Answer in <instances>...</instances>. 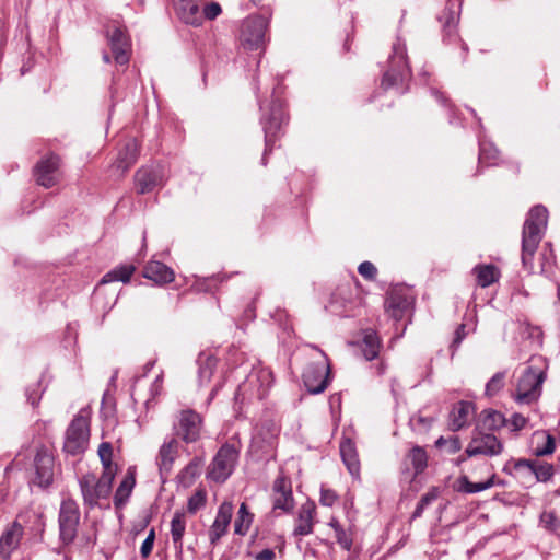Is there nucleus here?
Listing matches in <instances>:
<instances>
[{
  "label": "nucleus",
  "mask_w": 560,
  "mask_h": 560,
  "mask_svg": "<svg viewBox=\"0 0 560 560\" xmlns=\"http://www.w3.org/2000/svg\"><path fill=\"white\" fill-rule=\"evenodd\" d=\"M438 490L435 488L429 490L427 493H424L419 502L417 503V506L412 513L411 518L416 520L422 516L424 510L438 499Z\"/></svg>",
  "instance_id": "nucleus-46"
},
{
  "label": "nucleus",
  "mask_w": 560,
  "mask_h": 560,
  "mask_svg": "<svg viewBox=\"0 0 560 560\" xmlns=\"http://www.w3.org/2000/svg\"><path fill=\"white\" fill-rule=\"evenodd\" d=\"M465 328L466 326L464 324L459 325L457 327V329L455 330V336H454V339H453V342L451 345V348L453 350L457 349L460 345V342L464 340V338L466 337V331H465Z\"/></svg>",
  "instance_id": "nucleus-55"
},
{
  "label": "nucleus",
  "mask_w": 560,
  "mask_h": 560,
  "mask_svg": "<svg viewBox=\"0 0 560 560\" xmlns=\"http://www.w3.org/2000/svg\"><path fill=\"white\" fill-rule=\"evenodd\" d=\"M240 456L238 448L231 444L224 443L218 450L207 470V478L218 482H225L233 474Z\"/></svg>",
  "instance_id": "nucleus-7"
},
{
  "label": "nucleus",
  "mask_w": 560,
  "mask_h": 560,
  "mask_svg": "<svg viewBox=\"0 0 560 560\" xmlns=\"http://www.w3.org/2000/svg\"><path fill=\"white\" fill-rule=\"evenodd\" d=\"M170 534H171L173 540L175 541V515L170 521Z\"/></svg>",
  "instance_id": "nucleus-60"
},
{
  "label": "nucleus",
  "mask_w": 560,
  "mask_h": 560,
  "mask_svg": "<svg viewBox=\"0 0 560 560\" xmlns=\"http://www.w3.org/2000/svg\"><path fill=\"white\" fill-rule=\"evenodd\" d=\"M447 444H448V452L451 454L458 452L462 447L460 441L457 436L450 439Z\"/></svg>",
  "instance_id": "nucleus-57"
},
{
  "label": "nucleus",
  "mask_w": 560,
  "mask_h": 560,
  "mask_svg": "<svg viewBox=\"0 0 560 560\" xmlns=\"http://www.w3.org/2000/svg\"><path fill=\"white\" fill-rule=\"evenodd\" d=\"M479 156L478 171L483 166H493L499 164V150L495 145L487 140L485 136L478 135Z\"/></svg>",
  "instance_id": "nucleus-34"
},
{
  "label": "nucleus",
  "mask_w": 560,
  "mask_h": 560,
  "mask_svg": "<svg viewBox=\"0 0 560 560\" xmlns=\"http://www.w3.org/2000/svg\"><path fill=\"white\" fill-rule=\"evenodd\" d=\"M271 19V12L255 14L246 18L241 25L240 40L249 50H257L265 45L266 32Z\"/></svg>",
  "instance_id": "nucleus-8"
},
{
  "label": "nucleus",
  "mask_w": 560,
  "mask_h": 560,
  "mask_svg": "<svg viewBox=\"0 0 560 560\" xmlns=\"http://www.w3.org/2000/svg\"><path fill=\"white\" fill-rule=\"evenodd\" d=\"M245 313H246V316L255 317L254 311L252 308L246 310Z\"/></svg>",
  "instance_id": "nucleus-64"
},
{
  "label": "nucleus",
  "mask_w": 560,
  "mask_h": 560,
  "mask_svg": "<svg viewBox=\"0 0 560 560\" xmlns=\"http://www.w3.org/2000/svg\"><path fill=\"white\" fill-rule=\"evenodd\" d=\"M139 143L136 138H128L124 141L122 147L118 151L117 159L113 164L114 167L126 173L138 160Z\"/></svg>",
  "instance_id": "nucleus-25"
},
{
  "label": "nucleus",
  "mask_w": 560,
  "mask_h": 560,
  "mask_svg": "<svg viewBox=\"0 0 560 560\" xmlns=\"http://www.w3.org/2000/svg\"><path fill=\"white\" fill-rule=\"evenodd\" d=\"M410 305L409 299L399 291H392L385 300V310L395 320H400Z\"/></svg>",
  "instance_id": "nucleus-31"
},
{
  "label": "nucleus",
  "mask_w": 560,
  "mask_h": 560,
  "mask_svg": "<svg viewBox=\"0 0 560 560\" xmlns=\"http://www.w3.org/2000/svg\"><path fill=\"white\" fill-rule=\"evenodd\" d=\"M330 526L335 529L337 542L346 550H350L352 546V538L350 535L340 526V524L332 520Z\"/></svg>",
  "instance_id": "nucleus-48"
},
{
  "label": "nucleus",
  "mask_w": 560,
  "mask_h": 560,
  "mask_svg": "<svg viewBox=\"0 0 560 560\" xmlns=\"http://www.w3.org/2000/svg\"><path fill=\"white\" fill-rule=\"evenodd\" d=\"M431 94L435 97V100L442 105L447 106L448 100L435 88H431Z\"/></svg>",
  "instance_id": "nucleus-58"
},
{
  "label": "nucleus",
  "mask_w": 560,
  "mask_h": 560,
  "mask_svg": "<svg viewBox=\"0 0 560 560\" xmlns=\"http://www.w3.org/2000/svg\"><path fill=\"white\" fill-rule=\"evenodd\" d=\"M548 210L541 205L533 207L524 222L522 233V264L526 270H533V257L547 228Z\"/></svg>",
  "instance_id": "nucleus-2"
},
{
  "label": "nucleus",
  "mask_w": 560,
  "mask_h": 560,
  "mask_svg": "<svg viewBox=\"0 0 560 560\" xmlns=\"http://www.w3.org/2000/svg\"><path fill=\"white\" fill-rule=\"evenodd\" d=\"M22 536L23 526L19 521H14L0 537V555L8 558L19 547Z\"/></svg>",
  "instance_id": "nucleus-28"
},
{
  "label": "nucleus",
  "mask_w": 560,
  "mask_h": 560,
  "mask_svg": "<svg viewBox=\"0 0 560 560\" xmlns=\"http://www.w3.org/2000/svg\"><path fill=\"white\" fill-rule=\"evenodd\" d=\"M529 362L517 382L514 399L518 404L529 405L537 401L547 376V366L541 357H533Z\"/></svg>",
  "instance_id": "nucleus-4"
},
{
  "label": "nucleus",
  "mask_w": 560,
  "mask_h": 560,
  "mask_svg": "<svg viewBox=\"0 0 560 560\" xmlns=\"http://www.w3.org/2000/svg\"><path fill=\"white\" fill-rule=\"evenodd\" d=\"M415 470V477L422 474L428 466V455L424 448L420 446H413L406 458Z\"/></svg>",
  "instance_id": "nucleus-41"
},
{
  "label": "nucleus",
  "mask_w": 560,
  "mask_h": 560,
  "mask_svg": "<svg viewBox=\"0 0 560 560\" xmlns=\"http://www.w3.org/2000/svg\"><path fill=\"white\" fill-rule=\"evenodd\" d=\"M233 514V504L223 502L219 509L213 524L209 529V540L215 545L228 532Z\"/></svg>",
  "instance_id": "nucleus-22"
},
{
  "label": "nucleus",
  "mask_w": 560,
  "mask_h": 560,
  "mask_svg": "<svg viewBox=\"0 0 560 560\" xmlns=\"http://www.w3.org/2000/svg\"><path fill=\"white\" fill-rule=\"evenodd\" d=\"M136 271L132 264L121 265L108 271L101 280V284L110 283L114 281L128 282Z\"/></svg>",
  "instance_id": "nucleus-40"
},
{
  "label": "nucleus",
  "mask_w": 560,
  "mask_h": 560,
  "mask_svg": "<svg viewBox=\"0 0 560 560\" xmlns=\"http://www.w3.org/2000/svg\"><path fill=\"white\" fill-rule=\"evenodd\" d=\"M89 438V419L82 415L75 416L66 431L63 451L70 455L82 454L88 447Z\"/></svg>",
  "instance_id": "nucleus-11"
},
{
  "label": "nucleus",
  "mask_w": 560,
  "mask_h": 560,
  "mask_svg": "<svg viewBox=\"0 0 560 560\" xmlns=\"http://www.w3.org/2000/svg\"><path fill=\"white\" fill-rule=\"evenodd\" d=\"M276 553L272 549H264L255 557L256 560H275Z\"/></svg>",
  "instance_id": "nucleus-56"
},
{
  "label": "nucleus",
  "mask_w": 560,
  "mask_h": 560,
  "mask_svg": "<svg viewBox=\"0 0 560 560\" xmlns=\"http://www.w3.org/2000/svg\"><path fill=\"white\" fill-rule=\"evenodd\" d=\"M502 451L503 444L494 434L475 430L471 441L465 450V454L468 457L477 455L493 457L500 455Z\"/></svg>",
  "instance_id": "nucleus-15"
},
{
  "label": "nucleus",
  "mask_w": 560,
  "mask_h": 560,
  "mask_svg": "<svg viewBox=\"0 0 560 560\" xmlns=\"http://www.w3.org/2000/svg\"><path fill=\"white\" fill-rule=\"evenodd\" d=\"M273 510L289 512L293 509V494L291 480L283 475L276 478L273 482Z\"/></svg>",
  "instance_id": "nucleus-21"
},
{
  "label": "nucleus",
  "mask_w": 560,
  "mask_h": 560,
  "mask_svg": "<svg viewBox=\"0 0 560 560\" xmlns=\"http://www.w3.org/2000/svg\"><path fill=\"white\" fill-rule=\"evenodd\" d=\"M33 175L39 186L55 187L63 177L61 156L55 152H48L35 164Z\"/></svg>",
  "instance_id": "nucleus-10"
},
{
  "label": "nucleus",
  "mask_w": 560,
  "mask_h": 560,
  "mask_svg": "<svg viewBox=\"0 0 560 560\" xmlns=\"http://www.w3.org/2000/svg\"><path fill=\"white\" fill-rule=\"evenodd\" d=\"M154 539L155 533L154 529H151L140 548L142 558H148L151 555L154 545Z\"/></svg>",
  "instance_id": "nucleus-52"
},
{
  "label": "nucleus",
  "mask_w": 560,
  "mask_h": 560,
  "mask_svg": "<svg viewBox=\"0 0 560 560\" xmlns=\"http://www.w3.org/2000/svg\"><path fill=\"white\" fill-rule=\"evenodd\" d=\"M253 515L248 512L247 505L242 503L238 510V518L235 521L234 530L238 535H244L249 527Z\"/></svg>",
  "instance_id": "nucleus-45"
},
{
  "label": "nucleus",
  "mask_w": 560,
  "mask_h": 560,
  "mask_svg": "<svg viewBox=\"0 0 560 560\" xmlns=\"http://www.w3.org/2000/svg\"><path fill=\"white\" fill-rule=\"evenodd\" d=\"M280 433V427L273 419H264L256 427V434L252 439V445L259 448H271Z\"/></svg>",
  "instance_id": "nucleus-20"
},
{
  "label": "nucleus",
  "mask_w": 560,
  "mask_h": 560,
  "mask_svg": "<svg viewBox=\"0 0 560 560\" xmlns=\"http://www.w3.org/2000/svg\"><path fill=\"white\" fill-rule=\"evenodd\" d=\"M478 285L487 288L497 282L500 278V271L494 265H477L472 269Z\"/></svg>",
  "instance_id": "nucleus-38"
},
{
  "label": "nucleus",
  "mask_w": 560,
  "mask_h": 560,
  "mask_svg": "<svg viewBox=\"0 0 560 560\" xmlns=\"http://www.w3.org/2000/svg\"><path fill=\"white\" fill-rule=\"evenodd\" d=\"M540 525L549 530V532H557L560 528V521L556 516L555 512L551 511H545L540 514L539 518Z\"/></svg>",
  "instance_id": "nucleus-50"
},
{
  "label": "nucleus",
  "mask_w": 560,
  "mask_h": 560,
  "mask_svg": "<svg viewBox=\"0 0 560 560\" xmlns=\"http://www.w3.org/2000/svg\"><path fill=\"white\" fill-rule=\"evenodd\" d=\"M459 490L465 493H477L491 488L494 485V476L483 482H471L466 476L459 478Z\"/></svg>",
  "instance_id": "nucleus-43"
},
{
  "label": "nucleus",
  "mask_w": 560,
  "mask_h": 560,
  "mask_svg": "<svg viewBox=\"0 0 560 560\" xmlns=\"http://www.w3.org/2000/svg\"><path fill=\"white\" fill-rule=\"evenodd\" d=\"M28 399H30V401H31V404H32L33 406H35V405L37 404V401H38V397H37V396H33V395H31V396L28 397Z\"/></svg>",
  "instance_id": "nucleus-63"
},
{
  "label": "nucleus",
  "mask_w": 560,
  "mask_h": 560,
  "mask_svg": "<svg viewBox=\"0 0 560 560\" xmlns=\"http://www.w3.org/2000/svg\"><path fill=\"white\" fill-rule=\"evenodd\" d=\"M527 422V419L522 416L521 413H513L510 420H508V423L511 425L512 431H520L522 430Z\"/></svg>",
  "instance_id": "nucleus-54"
},
{
  "label": "nucleus",
  "mask_w": 560,
  "mask_h": 560,
  "mask_svg": "<svg viewBox=\"0 0 560 560\" xmlns=\"http://www.w3.org/2000/svg\"><path fill=\"white\" fill-rule=\"evenodd\" d=\"M315 515V505L313 503L303 504L298 513L296 525L293 530L294 536H307L313 533V518Z\"/></svg>",
  "instance_id": "nucleus-33"
},
{
  "label": "nucleus",
  "mask_w": 560,
  "mask_h": 560,
  "mask_svg": "<svg viewBox=\"0 0 560 560\" xmlns=\"http://www.w3.org/2000/svg\"><path fill=\"white\" fill-rule=\"evenodd\" d=\"M109 44L114 59L118 65H126L129 61L130 42L126 32L116 27L109 35Z\"/></svg>",
  "instance_id": "nucleus-27"
},
{
  "label": "nucleus",
  "mask_w": 560,
  "mask_h": 560,
  "mask_svg": "<svg viewBox=\"0 0 560 560\" xmlns=\"http://www.w3.org/2000/svg\"><path fill=\"white\" fill-rule=\"evenodd\" d=\"M207 500L206 491L202 489L197 490L189 499L187 504V511L190 514H195L198 510L205 506Z\"/></svg>",
  "instance_id": "nucleus-49"
},
{
  "label": "nucleus",
  "mask_w": 560,
  "mask_h": 560,
  "mask_svg": "<svg viewBox=\"0 0 560 560\" xmlns=\"http://www.w3.org/2000/svg\"><path fill=\"white\" fill-rule=\"evenodd\" d=\"M255 93L261 112L260 124L265 133V151L261 158V164H267V155L272 151L276 140L281 133L282 127L288 125L289 115L285 110L284 101L280 97L282 93L281 83L273 86L270 104L265 107L259 95L258 83L254 82Z\"/></svg>",
  "instance_id": "nucleus-1"
},
{
  "label": "nucleus",
  "mask_w": 560,
  "mask_h": 560,
  "mask_svg": "<svg viewBox=\"0 0 560 560\" xmlns=\"http://www.w3.org/2000/svg\"><path fill=\"white\" fill-rule=\"evenodd\" d=\"M185 530V525L180 522L179 516L177 515V540L182 537V534Z\"/></svg>",
  "instance_id": "nucleus-59"
},
{
  "label": "nucleus",
  "mask_w": 560,
  "mask_h": 560,
  "mask_svg": "<svg viewBox=\"0 0 560 560\" xmlns=\"http://www.w3.org/2000/svg\"><path fill=\"white\" fill-rule=\"evenodd\" d=\"M358 272L366 280L375 279L377 275L376 267L371 261H363L358 267Z\"/></svg>",
  "instance_id": "nucleus-51"
},
{
  "label": "nucleus",
  "mask_w": 560,
  "mask_h": 560,
  "mask_svg": "<svg viewBox=\"0 0 560 560\" xmlns=\"http://www.w3.org/2000/svg\"><path fill=\"white\" fill-rule=\"evenodd\" d=\"M201 0H178L177 19L191 26H200L203 20L214 21L221 13L222 8L219 2L210 1L203 5L200 11Z\"/></svg>",
  "instance_id": "nucleus-6"
},
{
  "label": "nucleus",
  "mask_w": 560,
  "mask_h": 560,
  "mask_svg": "<svg viewBox=\"0 0 560 560\" xmlns=\"http://www.w3.org/2000/svg\"><path fill=\"white\" fill-rule=\"evenodd\" d=\"M133 178L137 194L144 195L163 184L164 172L161 166L141 167L136 172Z\"/></svg>",
  "instance_id": "nucleus-18"
},
{
  "label": "nucleus",
  "mask_w": 560,
  "mask_h": 560,
  "mask_svg": "<svg viewBox=\"0 0 560 560\" xmlns=\"http://www.w3.org/2000/svg\"><path fill=\"white\" fill-rule=\"evenodd\" d=\"M273 384L272 372L265 366L255 365L246 376L245 381L238 385L234 399L236 402L244 404L255 399H265Z\"/></svg>",
  "instance_id": "nucleus-5"
},
{
  "label": "nucleus",
  "mask_w": 560,
  "mask_h": 560,
  "mask_svg": "<svg viewBox=\"0 0 560 560\" xmlns=\"http://www.w3.org/2000/svg\"><path fill=\"white\" fill-rule=\"evenodd\" d=\"M448 443V440L444 439L443 436H440L436 442H435V446L436 447H442L444 444H447Z\"/></svg>",
  "instance_id": "nucleus-61"
},
{
  "label": "nucleus",
  "mask_w": 560,
  "mask_h": 560,
  "mask_svg": "<svg viewBox=\"0 0 560 560\" xmlns=\"http://www.w3.org/2000/svg\"><path fill=\"white\" fill-rule=\"evenodd\" d=\"M113 481L103 476L97 479L94 474L83 475L79 485L84 503L93 508L98 504L101 499H107L112 492Z\"/></svg>",
  "instance_id": "nucleus-12"
},
{
  "label": "nucleus",
  "mask_w": 560,
  "mask_h": 560,
  "mask_svg": "<svg viewBox=\"0 0 560 560\" xmlns=\"http://www.w3.org/2000/svg\"><path fill=\"white\" fill-rule=\"evenodd\" d=\"M203 428L202 416L191 408L182 409L177 415V440H180L186 447L192 452L199 451L197 443L201 438Z\"/></svg>",
  "instance_id": "nucleus-9"
},
{
  "label": "nucleus",
  "mask_w": 560,
  "mask_h": 560,
  "mask_svg": "<svg viewBox=\"0 0 560 560\" xmlns=\"http://www.w3.org/2000/svg\"><path fill=\"white\" fill-rule=\"evenodd\" d=\"M54 456L47 448H38L34 458L35 476L32 479L33 483L42 488L50 486L54 479Z\"/></svg>",
  "instance_id": "nucleus-17"
},
{
  "label": "nucleus",
  "mask_w": 560,
  "mask_h": 560,
  "mask_svg": "<svg viewBox=\"0 0 560 560\" xmlns=\"http://www.w3.org/2000/svg\"><path fill=\"white\" fill-rule=\"evenodd\" d=\"M505 372H497L486 384L485 393L491 397L499 393L504 386Z\"/></svg>",
  "instance_id": "nucleus-47"
},
{
  "label": "nucleus",
  "mask_w": 560,
  "mask_h": 560,
  "mask_svg": "<svg viewBox=\"0 0 560 560\" xmlns=\"http://www.w3.org/2000/svg\"><path fill=\"white\" fill-rule=\"evenodd\" d=\"M58 522L61 541L66 545L71 544L78 535L80 524V509L75 500H62Z\"/></svg>",
  "instance_id": "nucleus-13"
},
{
  "label": "nucleus",
  "mask_w": 560,
  "mask_h": 560,
  "mask_svg": "<svg viewBox=\"0 0 560 560\" xmlns=\"http://www.w3.org/2000/svg\"><path fill=\"white\" fill-rule=\"evenodd\" d=\"M303 383L310 394L317 395L323 393L331 377V370L329 362L325 363H310L303 372Z\"/></svg>",
  "instance_id": "nucleus-14"
},
{
  "label": "nucleus",
  "mask_w": 560,
  "mask_h": 560,
  "mask_svg": "<svg viewBox=\"0 0 560 560\" xmlns=\"http://www.w3.org/2000/svg\"><path fill=\"white\" fill-rule=\"evenodd\" d=\"M136 485V467H129L114 495V505L121 509L128 501Z\"/></svg>",
  "instance_id": "nucleus-32"
},
{
  "label": "nucleus",
  "mask_w": 560,
  "mask_h": 560,
  "mask_svg": "<svg viewBox=\"0 0 560 560\" xmlns=\"http://www.w3.org/2000/svg\"><path fill=\"white\" fill-rule=\"evenodd\" d=\"M514 468L518 472H528L529 475H534L536 480L540 482L549 481L555 474V469L551 464L537 463L528 459H518L514 464Z\"/></svg>",
  "instance_id": "nucleus-26"
},
{
  "label": "nucleus",
  "mask_w": 560,
  "mask_h": 560,
  "mask_svg": "<svg viewBox=\"0 0 560 560\" xmlns=\"http://www.w3.org/2000/svg\"><path fill=\"white\" fill-rule=\"evenodd\" d=\"M182 453H186L187 456L194 454V457L180 470V472L177 474V482L184 487H189L201 475L205 465V457L201 451L192 452L188 447H183Z\"/></svg>",
  "instance_id": "nucleus-19"
},
{
  "label": "nucleus",
  "mask_w": 560,
  "mask_h": 560,
  "mask_svg": "<svg viewBox=\"0 0 560 560\" xmlns=\"http://www.w3.org/2000/svg\"><path fill=\"white\" fill-rule=\"evenodd\" d=\"M218 359L210 352H200L197 358L198 365V382L199 385H206L211 381V377L217 369Z\"/></svg>",
  "instance_id": "nucleus-36"
},
{
  "label": "nucleus",
  "mask_w": 560,
  "mask_h": 560,
  "mask_svg": "<svg viewBox=\"0 0 560 560\" xmlns=\"http://www.w3.org/2000/svg\"><path fill=\"white\" fill-rule=\"evenodd\" d=\"M508 424V420L503 413L493 409L483 410L480 413L479 421L476 425V431H495Z\"/></svg>",
  "instance_id": "nucleus-35"
},
{
  "label": "nucleus",
  "mask_w": 560,
  "mask_h": 560,
  "mask_svg": "<svg viewBox=\"0 0 560 560\" xmlns=\"http://www.w3.org/2000/svg\"><path fill=\"white\" fill-rule=\"evenodd\" d=\"M380 339L375 331L368 330L362 340V352L368 361L374 360L378 355Z\"/></svg>",
  "instance_id": "nucleus-42"
},
{
  "label": "nucleus",
  "mask_w": 560,
  "mask_h": 560,
  "mask_svg": "<svg viewBox=\"0 0 560 560\" xmlns=\"http://www.w3.org/2000/svg\"><path fill=\"white\" fill-rule=\"evenodd\" d=\"M533 441L537 444L534 448V454L538 457L550 455L556 450L555 438L546 431L535 432Z\"/></svg>",
  "instance_id": "nucleus-39"
},
{
  "label": "nucleus",
  "mask_w": 560,
  "mask_h": 560,
  "mask_svg": "<svg viewBox=\"0 0 560 560\" xmlns=\"http://www.w3.org/2000/svg\"><path fill=\"white\" fill-rule=\"evenodd\" d=\"M418 421H419L420 423H423V424H427V425H430V424H431V422H432V420H427V419H424V418H422V417H418Z\"/></svg>",
  "instance_id": "nucleus-62"
},
{
  "label": "nucleus",
  "mask_w": 560,
  "mask_h": 560,
  "mask_svg": "<svg viewBox=\"0 0 560 560\" xmlns=\"http://www.w3.org/2000/svg\"><path fill=\"white\" fill-rule=\"evenodd\" d=\"M337 498H338V495L336 494V492L334 490L325 489V488L320 489V498H319L320 504H323L325 506H332L335 504Z\"/></svg>",
  "instance_id": "nucleus-53"
},
{
  "label": "nucleus",
  "mask_w": 560,
  "mask_h": 560,
  "mask_svg": "<svg viewBox=\"0 0 560 560\" xmlns=\"http://www.w3.org/2000/svg\"><path fill=\"white\" fill-rule=\"evenodd\" d=\"M174 462L175 438H172L161 446L156 458V464L159 466V472L162 482L172 480Z\"/></svg>",
  "instance_id": "nucleus-24"
},
{
  "label": "nucleus",
  "mask_w": 560,
  "mask_h": 560,
  "mask_svg": "<svg viewBox=\"0 0 560 560\" xmlns=\"http://www.w3.org/2000/svg\"><path fill=\"white\" fill-rule=\"evenodd\" d=\"M411 79V69L407 60V49L400 38L393 44V51L387 60V69L385 70L381 86L384 90L395 88L399 94H404L408 90V82Z\"/></svg>",
  "instance_id": "nucleus-3"
},
{
  "label": "nucleus",
  "mask_w": 560,
  "mask_h": 560,
  "mask_svg": "<svg viewBox=\"0 0 560 560\" xmlns=\"http://www.w3.org/2000/svg\"><path fill=\"white\" fill-rule=\"evenodd\" d=\"M475 411V405L471 401L460 400L455 404L448 416L450 429L455 432L468 425Z\"/></svg>",
  "instance_id": "nucleus-23"
},
{
  "label": "nucleus",
  "mask_w": 560,
  "mask_h": 560,
  "mask_svg": "<svg viewBox=\"0 0 560 560\" xmlns=\"http://www.w3.org/2000/svg\"><path fill=\"white\" fill-rule=\"evenodd\" d=\"M97 454L100 456L103 472L101 476L114 480L117 472V465L113 462V446L109 442L100 444Z\"/></svg>",
  "instance_id": "nucleus-37"
},
{
  "label": "nucleus",
  "mask_w": 560,
  "mask_h": 560,
  "mask_svg": "<svg viewBox=\"0 0 560 560\" xmlns=\"http://www.w3.org/2000/svg\"><path fill=\"white\" fill-rule=\"evenodd\" d=\"M340 456L352 477H359L360 460L355 443L349 436H343L339 445Z\"/></svg>",
  "instance_id": "nucleus-29"
},
{
  "label": "nucleus",
  "mask_w": 560,
  "mask_h": 560,
  "mask_svg": "<svg viewBox=\"0 0 560 560\" xmlns=\"http://www.w3.org/2000/svg\"><path fill=\"white\" fill-rule=\"evenodd\" d=\"M143 277L156 284H164L173 281L174 271L161 261H150L143 268Z\"/></svg>",
  "instance_id": "nucleus-30"
},
{
  "label": "nucleus",
  "mask_w": 560,
  "mask_h": 560,
  "mask_svg": "<svg viewBox=\"0 0 560 560\" xmlns=\"http://www.w3.org/2000/svg\"><path fill=\"white\" fill-rule=\"evenodd\" d=\"M228 276L212 275L209 277L198 278L195 282L196 290L199 292L213 293L219 282H222Z\"/></svg>",
  "instance_id": "nucleus-44"
},
{
  "label": "nucleus",
  "mask_w": 560,
  "mask_h": 560,
  "mask_svg": "<svg viewBox=\"0 0 560 560\" xmlns=\"http://www.w3.org/2000/svg\"><path fill=\"white\" fill-rule=\"evenodd\" d=\"M463 0H446V4L439 21L442 23L443 40L454 43L457 39V24L460 16Z\"/></svg>",
  "instance_id": "nucleus-16"
}]
</instances>
